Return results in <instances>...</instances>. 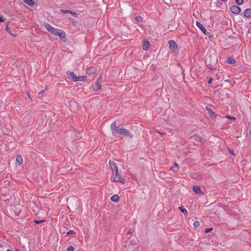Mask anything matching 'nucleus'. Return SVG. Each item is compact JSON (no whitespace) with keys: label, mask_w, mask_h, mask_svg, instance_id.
<instances>
[{"label":"nucleus","mask_w":251,"mask_h":251,"mask_svg":"<svg viewBox=\"0 0 251 251\" xmlns=\"http://www.w3.org/2000/svg\"><path fill=\"white\" fill-rule=\"evenodd\" d=\"M178 168H177V167H175L174 166H173L172 168H171V170H172L173 172H177L178 170Z\"/></svg>","instance_id":"nucleus-33"},{"label":"nucleus","mask_w":251,"mask_h":251,"mask_svg":"<svg viewBox=\"0 0 251 251\" xmlns=\"http://www.w3.org/2000/svg\"><path fill=\"white\" fill-rule=\"evenodd\" d=\"M24 2L31 6H33L34 5V1L33 0H24Z\"/></svg>","instance_id":"nucleus-17"},{"label":"nucleus","mask_w":251,"mask_h":251,"mask_svg":"<svg viewBox=\"0 0 251 251\" xmlns=\"http://www.w3.org/2000/svg\"><path fill=\"white\" fill-rule=\"evenodd\" d=\"M61 13H71L72 14H73V15H75V13H73L72 11H71L70 10H60Z\"/></svg>","instance_id":"nucleus-27"},{"label":"nucleus","mask_w":251,"mask_h":251,"mask_svg":"<svg viewBox=\"0 0 251 251\" xmlns=\"http://www.w3.org/2000/svg\"><path fill=\"white\" fill-rule=\"evenodd\" d=\"M212 80H213L212 78V77H210V78L209 79L208 81V84H211V83H212Z\"/></svg>","instance_id":"nucleus-37"},{"label":"nucleus","mask_w":251,"mask_h":251,"mask_svg":"<svg viewBox=\"0 0 251 251\" xmlns=\"http://www.w3.org/2000/svg\"><path fill=\"white\" fill-rule=\"evenodd\" d=\"M244 16L247 18H251V9H246L244 11Z\"/></svg>","instance_id":"nucleus-13"},{"label":"nucleus","mask_w":251,"mask_h":251,"mask_svg":"<svg viewBox=\"0 0 251 251\" xmlns=\"http://www.w3.org/2000/svg\"><path fill=\"white\" fill-rule=\"evenodd\" d=\"M178 208L185 215H187V211L183 206L179 207Z\"/></svg>","instance_id":"nucleus-23"},{"label":"nucleus","mask_w":251,"mask_h":251,"mask_svg":"<svg viewBox=\"0 0 251 251\" xmlns=\"http://www.w3.org/2000/svg\"><path fill=\"white\" fill-rule=\"evenodd\" d=\"M235 62V60L231 57H229L227 60V62L230 64H233Z\"/></svg>","instance_id":"nucleus-24"},{"label":"nucleus","mask_w":251,"mask_h":251,"mask_svg":"<svg viewBox=\"0 0 251 251\" xmlns=\"http://www.w3.org/2000/svg\"><path fill=\"white\" fill-rule=\"evenodd\" d=\"M44 25L48 31H49L50 30L51 28H52V26H51L50 24L47 23H45L44 24Z\"/></svg>","instance_id":"nucleus-20"},{"label":"nucleus","mask_w":251,"mask_h":251,"mask_svg":"<svg viewBox=\"0 0 251 251\" xmlns=\"http://www.w3.org/2000/svg\"><path fill=\"white\" fill-rule=\"evenodd\" d=\"M235 1L237 4L238 5H241L244 2V0H235Z\"/></svg>","instance_id":"nucleus-30"},{"label":"nucleus","mask_w":251,"mask_h":251,"mask_svg":"<svg viewBox=\"0 0 251 251\" xmlns=\"http://www.w3.org/2000/svg\"><path fill=\"white\" fill-rule=\"evenodd\" d=\"M109 164L110 168L111 169L112 171L118 170V167L115 162L111 161H109Z\"/></svg>","instance_id":"nucleus-10"},{"label":"nucleus","mask_w":251,"mask_h":251,"mask_svg":"<svg viewBox=\"0 0 251 251\" xmlns=\"http://www.w3.org/2000/svg\"><path fill=\"white\" fill-rule=\"evenodd\" d=\"M86 72L87 74H93L95 75L97 73V69L94 67H90L86 69Z\"/></svg>","instance_id":"nucleus-7"},{"label":"nucleus","mask_w":251,"mask_h":251,"mask_svg":"<svg viewBox=\"0 0 251 251\" xmlns=\"http://www.w3.org/2000/svg\"><path fill=\"white\" fill-rule=\"evenodd\" d=\"M75 250V248L74 247L70 246L67 249V251H74Z\"/></svg>","instance_id":"nucleus-32"},{"label":"nucleus","mask_w":251,"mask_h":251,"mask_svg":"<svg viewBox=\"0 0 251 251\" xmlns=\"http://www.w3.org/2000/svg\"><path fill=\"white\" fill-rule=\"evenodd\" d=\"M193 190L194 192L196 194H199V193H201V189H200V187H199V186H196L193 187Z\"/></svg>","instance_id":"nucleus-18"},{"label":"nucleus","mask_w":251,"mask_h":251,"mask_svg":"<svg viewBox=\"0 0 251 251\" xmlns=\"http://www.w3.org/2000/svg\"><path fill=\"white\" fill-rule=\"evenodd\" d=\"M4 21V19H3V18L2 17H0V22L1 23V22H3Z\"/></svg>","instance_id":"nucleus-39"},{"label":"nucleus","mask_w":251,"mask_h":251,"mask_svg":"<svg viewBox=\"0 0 251 251\" xmlns=\"http://www.w3.org/2000/svg\"><path fill=\"white\" fill-rule=\"evenodd\" d=\"M49 32L54 35L58 36L61 40H63L65 39V33L60 29L52 26Z\"/></svg>","instance_id":"nucleus-2"},{"label":"nucleus","mask_w":251,"mask_h":251,"mask_svg":"<svg viewBox=\"0 0 251 251\" xmlns=\"http://www.w3.org/2000/svg\"><path fill=\"white\" fill-rule=\"evenodd\" d=\"M113 135L115 136L118 135H124L125 136H129L130 138L133 137V134L129 133V132L125 128H118L115 131V133Z\"/></svg>","instance_id":"nucleus-4"},{"label":"nucleus","mask_w":251,"mask_h":251,"mask_svg":"<svg viewBox=\"0 0 251 251\" xmlns=\"http://www.w3.org/2000/svg\"><path fill=\"white\" fill-rule=\"evenodd\" d=\"M101 79V76H100V77H99V79Z\"/></svg>","instance_id":"nucleus-40"},{"label":"nucleus","mask_w":251,"mask_h":251,"mask_svg":"<svg viewBox=\"0 0 251 251\" xmlns=\"http://www.w3.org/2000/svg\"><path fill=\"white\" fill-rule=\"evenodd\" d=\"M92 88L94 90H98L100 89V86L98 81H97L92 86Z\"/></svg>","instance_id":"nucleus-14"},{"label":"nucleus","mask_w":251,"mask_h":251,"mask_svg":"<svg viewBox=\"0 0 251 251\" xmlns=\"http://www.w3.org/2000/svg\"><path fill=\"white\" fill-rule=\"evenodd\" d=\"M150 47V43L148 41H144L143 44L142 49L143 50H147Z\"/></svg>","instance_id":"nucleus-12"},{"label":"nucleus","mask_w":251,"mask_h":251,"mask_svg":"<svg viewBox=\"0 0 251 251\" xmlns=\"http://www.w3.org/2000/svg\"><path fill=\"white\" fill-rule=\"evenodd\" d=\"M193 138L196 141H200L201 139V137L198 134H194Z\"/></svg>","instance_id":"nucleus-22"},{"label":"nucleus","mask_w":251,"mask_h":251,"mask_svg":"<svg viewBox=\"0 0 251 251\" xmlns=\"http://www.w3.org/2000/svg\"><path fill=\"white\" fill-rule=\"evenodd\" d=\"M207 110L209 113V114L212 117H216V115L215 114L214 112L212 111V110L210 108H207Z\"/></svg>","instance_id":"nucleus-25"},{"label":"nucleus","mask_w":251,"mask_h":251,"mask_svg":"<svg viewBox=\"0 0 251 251\" xmlns=\"http://www.w3.org/2000/svg\"><path fill=\"white\" fill-rule=\"evenodd\" d=\"M75 234V232L73 230H69L67 233V235H69V234Z\"/></svg>","instance_id":"nucleus-34"},{"label":"nucleus","mask_w":251,"mask_h":251,"mask_svg":"<svg viewBox=\"0 0 251 251\" xmlns=\"http://www.w3.org/2000/svg\"><path fill=\"white\" fill-rule=\"evenodd\" d=\"M174 166V167H176H176L179 168V167H178V164H177V163H175V164H174V166Z\"/></svg>","instance_id":"nucleus-38"},{"label":"nucleus","mask_w":251,"mask_h":251,"mask_svg":"<svg viewBox=\"0 0 251 251\" xmlns=\"http://www.w3.org/2000/svg\"><path fill=\"white\" fill-rule=\"evenodd\" d=\"M49 32L54 35L58 36L61 40H63L65 39V33L60 29L52 26Z\"/></svg>","instance_id":"nucleus-1"},{"label":"nucleus","mask_w":251,"mask_h":251,"mask_svg":"<svg viewBox=\"0 0 251 251\" xmlns=\"http://www.w3.org/2000/svg\"><path fill=\"white\" fill-rule=\"evenodd\" d=\"M6 251H11L10 250H7Z\"/></svg>","instance_id":"nucleus-42"},{"label":"nucleus","mask_w":251,"mask_h":251,"mask_svg":"<svg viewBox=\"0 0 251 251\" xmlns=\"http://www.w3.org/2000/svg\"><path fill=\"white\" fill-rule=\"evenodd\" d=\"M230 10L232 13L238 14L240 12L241 9L238 6L233 5L230 7Z\"/></svg>","instance_id":"nucleus-6"},{"label":"nucleus","mask_w":251,"mask_h":251,"mask_svg":"<svg viewBox=\"0 0 251 251\" xmlns=\"http://www.w3.org/2000/svg\"><path fill=\"white\" fill-rule=\"evenodd\" d=\"M212 229H213V228H212V227L206 228L205 229V232L208 233V232H210V231H211Z\"/></svg>","instance_id":"nucleus-36"},{"label":"nucleus","mask_w":251,"mask_h":251,"mask_svg":"<svg viewBox=\"0 0 251 251\" xmlns=\"http://www.w3.org/2000/svg\"><path fill=\"white\" fill-rule=\"evenodd\" d=\"M170 49L174 52H177L178 50L177 45L174 41L171 40L169 41Z\"/></svg>","instance_id":"nucleus-5"},{"label":"nucleus","mask_w":251,"mask_h":251,"mask_svg":"<svg viewBox=\"0 0 251 251\" xmlns=\"http://www.w3.org/2000/svg\"><path fill=\"white\" fill-rule=\"evenodd\" d=\"M44 25L48 31H49L50 30L51 28H52V26H51L50 24L47 23H45L44 24Z\"/></svg>","instance_id":"nucleus-19"},{"label":"nucleus","mask_w":251,"mask_h":251,"mask_svg":"<svg viewBox=\"0 0 251 251\" xmlns=\"http://www.w3.org/2000/svg\"><path fill=\"white\" fill-rule=\"evenodd\" d=\"M196 25L201 30V31L204 34H205L206 32V30L205 28L203 27V25L198 21H197L196 22Z\"/></svg>","instance_id":"nucleus-11"},{"label":"nucleus","mask_w":251,"mask_h":251,"mask_svg":"<svg viewBox=\"0 0 251 251\" xmlns=\"http://www.w3.org/2000/svg\"><path fill=\"white\" fill-rule=\"evenodd\" d=\"M23 163V157L21 155L17 156L16 160V166H20Z\"/></svg>","instance_id":"nucleus-9"},{"label":"nucleus","mask_w":251,"mask_h":251,"mask_svg":"<svg viewBox=\"0 0 251 251\" xmlns=\"http://www.w3.org/2000/svg\"><path fill=\"white\" fill-rule=\"evenodd\" d=\"M45 221V220H37V221H34V222L37 224H40L42 223H43Z\"/></svg>","instance_id":"nucleus-35"},{"label":"nucleus","mask_w":251,"mask_h":251,"mask_svg":"<svg viewBox=\"0 0 251 251\" xmlns=\"http://www.w3.org/2000/svg\"><path fill=\"white\" fill-rule=\"evenodd\" d=\"M128 233L131 234V233L130 232H128Z\"/></svg>","instance_id":"nucleus-41"},{"label":"nucleus","mask_w":251,"mask_h":251,"mask_svg":"<svg viewBox=\"0 0 251 251\" xmlns=\"http://www.w3.org/2000/svg\"><path fill=\"white\" fill-rule=\"evenodd\" d=\"M135 20L137 22H141L143 20V18L141 16H136L135 17Z\"/></svg>","instance_id":"nucleus-29"},{"label":"nucleus","mask_w":251,"mask_h":251,"mask_svg":"<svg viewBox=\"0 0 251 251\" xmlns=\"http://www.w3.org/2000/svg\"><path fill=\"white\" fill-rule=\"evenodd\" d=\"M87 78L86 75L79 76L77 77V81H85Z\"/></svg>","instance_id":"nucleus-21"},{"label":"nucleus","mask_w":251,"mask_h":251,"mask_svg":"<svg viewBox=\"0 0 251 251\" xmlns=\"http://www.w3.org/2000/svg\"><path fill=\"white\" fill-rule=\"evenodd\" d=\"M112 182H119L122 184L125 182V180L119 174L118 170L113 171V175L111 178Z\"/></svg>","instance_id":"nucleus-3"},{"label":"nucleus","mask_w":251,"mask_h":251,"mask_svg":"<svg viewBox=\"0 0 251 251\" xmlns=\"http://www.w3.org/2000/svg\"><path fill=\"white\" fill-rule=\"evenodd\" d=\"M226 118L227 119H230V120H233L234 121H235L236 120V118L234 117L228 115L226 116Z\"/></svg>","instance_id":"nucleus-31"},{"label":"nucleus","mask_w":251,"mask_h":251,"mask_svg":"<svg viewBox=\"0 0 251 251\" xmlns=\"http://www.w3.org/2000/svg\"><path fill=\"white\" fill-rule=\"evenodd\" d=\"M193 225L195 227H198L200 226V223L199 222V221H196L194 222V224H193Z\"/></svg>","instance_id":"nucleus-28"},{"label":"nucleus","mask_w":251,"mask_h":251,"mask_svg":"<svg viewBox=\"0 0 251 251\" xmlns=\"http://www.w3.org/2000/svg\"><path fill=\"white\" fill-rule=\"evenodd\" d=\"M120 197L118 195H114L111 197V200L113 201L118 202Z\"/></svg>","instance_id":"nucleus-16"},{"label":"nucleus","mask_w":251,"mask_h":251,"mask_svg":"<svg viewBox=\"0 0 251 251\" xmlns=\"http://www.w3.org/2000/svg\"><path fill=\"white\" fill-rule=\"evenodd\" d=\"M67 75L69 76V77H71L72 79V80L74 81H77V77L74 74V73L73 72H71V71H68L67 72Z\"/></svg>","instance_id":"nucleus-8"},{"label":"nucleus","mask_w":251,"mask_h":251,"mask_svg":"<svg viewBox=\"0 0 251 251\" xmlns=\"http://www.w3.org/2000/svg\"><path fill=\"white\" fill-rule=\"evenodd\" d=\"M116 122H114L111 125V129L112 131L113 134H114L115 133V131L118 129L116 126Z\"/></svg>","instance_id":"nucleus-15"},{"label":"nucleus","mask_w":251,"mask_h":251,"mask_svg":"<svg viewBox=\"0 0 251 251\" xmlns=\"http://www.w3.org/2000/svg\"><path fill=\"white\" fill-rule=\"evenodd\" d=\"M6 30L7 32L9 34H10L11 35H12V36H14V37H15V36H17V35H16V34H13V33H11V30H10V28H9V27H8V25H7V26H6Z\"/></svg>","instance_id":"nucleus-26"}]
</instances>
